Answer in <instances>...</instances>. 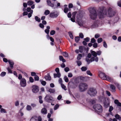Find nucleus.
<instances>
[{"label":"nucleus","mask_w":121,"mask_h":121,"mask_svg":"<svg viewBox=\"0 0 121 121\" xmlns=\"http://www.w3.org/2000/svg\"><path fill=\"white\" fill-rule=\"evenodd\" d=\"M47 29L45 30V33L48 34L49 32V29H50V27L49 26H47L46 27Z\"/></svg>","instance_id":"obj_16"},{"label":"nucleus","mask_w":121,"mask_h":121,"mask_svg":"<svg viewBox=\"0 0 121 121\" xmlns=\"http://www.w3.org/2000/svg\"><path fill=\"white\" fill-rule=\"evenodd\" d=\"M97 43H94L93 45V47L95 48H96L97 47Z\"/></svg>","instance_id":"obj_56"},{"label":"nucleus","mask_w":121,"mask_h":121,"mask_svg":"<svg viewBox=\"0 0 121 121\" xmlns=\"http://www.w3.org/2000/svg\"><path fill=\"white\" fill-rule=\"evenodd\" d=\"M103 39L102 38H99L97 39V42L98 43H100L102 41Z\"/></svg>","instance_id":"obj_35"},{"label":"nucleus","mask_w":121,"mask_h":121,"mask_svg":"<svg viewBox=\"0 0 121 121\" xmlns=\"http://www.w3.org/2000/svg\"><path fill=\"white\" fill-rule=\"evenodd\" d=\"M75 40L76 43H78V41L80 40V37L78 36H77L75 38Z\"/></svg>","instance_id":"obj_30"},{"label":"nucleus","mask_w":121,"mask_h":121,"mask_svg":"<svg viewBox=\"0 0 121 121\" xmlns=\"http://www.w3.org/2000/svg\"><path fill=\"white\" fill-rule=\"evenodd\" d=\"M40 81L41 82L42 85L44 86H45L46 84V82L44 81H43L42 80H40Z\"/></svg>","instance_id":"obj_33"},{"label":"nucleus","mask_w":121,"mask_h":121,"mask_svg":"<svg viewBox=\"0 0 121 121\" xmlns=\"http://www.w3.org/2000/svg\"><path fill=\"white\" fill-rule=\"evenodd\" d=\"M91 53L92 56L94 57H96L97 56L96 53L95 51H92L91 52Z\"/></svg>","instance_id":"obj_23"},{"label":"nucleus","mask_w":121,"mask_h":121,"mask_svg":"<svg viewBox=\"0 0 121 121\" xmlns=\"http://www.w3.org/2000/svg\"><path fill=\"white\" fill-rule=\"evenodd\" d=\"M63 55L65 57H68V54L66 52H63Z\"/></svg>","instance_id":"obj_29"},{"label":"nucleus","mask_w":121,"mask_h":121,"mask_svg":"<svg viewBox=\"0 0 121 121\" xmlns=\"http://www.w3.org/2000/svg\"><path fill=\"white\" fill-rule=\"evenodd\" d=\"M44 100L45 101L48 103H52L55 101L54 99L48 94L45 97Z\"/></svg>","instance_id":"obj_5"},{"label":"nucleus","mask_w":121,"mask_h":121,"mask_svg":"<svg viewBox=\"0 0 121 121\" xmlns=\"http://www.w3.org/2000/svg\"><path fill=\"white\" fill-rule=\"evenodd\" d=\"M106 79L105 80H107L109 81L110 82H112L113 81V79L112 78L108 76H106Z\"/></svg>","instance_id":"obj_18"},{"label":"nucleus","mask_w":121,"mask_h":121,"mask_svg":"<svg viewBox=\"0 0 121 121\" xmlns=\"http://www.w3.org/2000/svg\"><path fill=\"white\" fill-rule=\"evenodd\" d=\"M96 53L97 55H100L101 53L102 52L100 51H97Z\"/></svg>","instance_id":"obj_53"},{"label":"nucleus","mask_w":121,"mask_h":121,"mask_svg":"<svg viewBox=\"0 0 121 121\" xmlns=\"http://www.w3.org/2000/svg\"><path fill=\"white\" fill-rule=\"evenodd\" d=\"M84 40L87 42H89L90 40V38L88 37H87L85 38L84 39Z\"/></svg>","instance_id":"obj_48"},{"label":"nucleus","mask_w":121,"mask_h":121,"mask_svg":"<svg viewBox=\"0 0 121 121\" xmlns=\"http://www.w3.org/2000/svg\"><path fill=\"white\" fill-rule=\"evenodd\" d=\"M79 88L81 91H84L87 88L88 85L86 83H81L79 85Z\"/></svg>","instance_id":"obj_4"},{"label":"nucleus","mask_w":121,"mask_h":121,"mask_svg":"<svg viewBox=\"0 0 121 121\" xmlns=\"http://www.w3.org/2000/svg\"><path fill=\"white\" fill-rule=\"evenodd\" d=\"M68 76L69 77L71 78L73 77V75L72 73H69L68 74Z\"/></svg>","instance_id":"obj_61"},{"label":"nucleus","mask_w":121,"mask_h":121,"mask_svg":"<svg viewBox=\"0 0 121 121\" xmlns=\"http://www.w3.org/2000/svg\"><path fill=\"white\" fill-rule=\"evenodd\" d=\"M99 77L102 79L103 80H105L106 79V75L105 73L101 72H99Z\"/></svg>","instance_id":"obj_8"},{"label":"nucleus","mask_w":121,"mask_h":121,"mask_svg":"<svg viewBox=\"0 0 121 121\" xmlns=\"http://www.w3.org/2000/svg\"><path fill=\"white\" fill-rule=\"evenodd\" d=\"M61 86L62 89H64L65 90H66V87L65 85L63 84V83L60 84Z\"/></svg>","instance_id":"obj_36"},{"label":"nucleus","mask_w":121,"mask_h":121,"mask_svg":"<svg viewBox=\"0 0 121 121\" xmlns=\"http://www.w3.org/2000/svg\"><path fill=\"white\" fill-rule=\"evenodd\" d=\"M59 13L57 11L51 12L49 14L50 17L52 18H56L59 15Z\"/></svg>","instance_id":"obj_6"},{"label":"nucleus","mask_w":121,"mask_h":121,"mask_svg":"<svg viewBox=\"0 0 121 121\" xmlns=\"http://www.w3.org/2000/svg\"><path fill=\"white\" fill-rule=\"evenodd\" d=\"M6 73V72H3L1 73L0 74V75L1 77H3L5 75Z\"/></svg>","instance_id":"obj_38"},{"label":"nucleus","mask_w":121,"mask_h":121,"mask_svg":"<svg viewBox=\"0 0 121 121\" xmlns=\"http://www.w3.org/2000/svg\"><path fill=\"white\" fill-rule=\"evenodd\" d=\"M114 84L117 87V88L119 90H121V85L119 83L117 82H115L114 83Z\"/></svg>","instance_id":"obj_22"},{"label":"nucleus","mask_w":121,"mask_h":121,"mask_svg":"<svg viewBox=\"0 0 121 121\" xmlns=\"http://www.w3.org/2000/svg\"><path fill=\"white\" fill-rule=\"evenodd\" d=\"M41 112L42 114L44 115L46 114L47 113V110L45 108H43L42 109Z\"/></svg>","instance_id":"obj_13"},{"label":"nucleus","mask_w":121,"mask_h":121,"mask_svg":"<svg viewBox=\"0 0 121 121\" xmlns=\"http://www.w3.org/2000/svg\"><path fill=\"white\" fill-rule=\"evenodd\" d=\"M113 108L112 106H110L109 108V112H110V113H112L111 112L113 109Z\"/></svg>","instance_id":"obj_41"},{"label":"nucleus","mask_w":121,"mask_h":121,"mask_svg":"<svg viewBox=\"0 0 121 121\" xmlns=\"http://www.w3.org/2000/svg\"><path fill=\"white\" fill-rule=\"evenodd\" d=\"M103 12L104 11L102 10L99 12L98 13V15L100 18H101L104 17V14Z\"/></svg>","instance_id":"obj_11"},{"label":"nucleus","mask_w":121,"mask_h":121,"mask_svg":"<svg viewBox=\"0 0 121 121\" xmlns=\"http://www.w3.org/2000/svg\"><path fill=\"white\" fill-rule=\"evenodd\" d=\"M93 108L97 113L102 112L103 111L102 106L99 104H96L93 106Z\"/></svg>","instance_id":"obj_3"},{"label":"nucleus","mask_w":121,"mask_h":121,"mask_svg":"<svg viewBox=\"0 0 121 121\" xmlns=\"http://www.w3.org/2000/svg\"><path fill=\"white\" fill-rule=\"evenodd\" d=\"M110 87L112 90V91H115V87L113 85H110Z\"/></svg>","instance_id":"obj_21"},{"label":"nucleus","mask_w":121,"mask_h":121,"mask_svg":"<svg viewBox=\"0 0 121 121\" xmlns=\"http://www.w3.org/2000/svg\"><path fill=\"white\" fill-rule=\"evenodd\" d=\"M72 16V15L71 12H69L67 14V16L69 18H71Z\"/></svg>","instance_id":"obj_63"},{"label":"nucleus","mask_w":121,"mask_h":121,"mask_svg":"<svg viewBox=\"0 0 121 121\" xmlns=\"http://www.w3.org/2000/svg\"><path fill=\"white\" fill-rule=\"evenodd\" d=\"M50 11L48 10H46L44 12V14L46 15H47L49 14H50Z\"/></svg>","instance_id":"obj_27"},{"label":"nucleus","mask_w":121,"mask_h":121,"mask_svg":"<svg viewBox=\"0 0 121 121\" xmlns=\"http://www.w3.org/2000/svg\"><path fill=\"white\" fill-rule=\"evenodd\" d=\"M39 26L41 28L43 29L44 26V25L42 23H40L39 24Z\"/></svg>","instance_id":"obj_49"},{"label":"nucleus","mask_w":121,"mask_h":121,"mask_svg":"<svg viewBox=\"0 0 121 121\" xmlns=\"http://www.w3.org/2000/svg\"><path fill=\"white\" fill-rule=\"evenodd\" d=\"M64 79L65 80V82H68L69 81V80L66 76H65L64 78Z\"/></svg>","instance_id":"obj_31"},{"label":"nucleus","mask_w":121,"mask_h":121,"mask_svg":"<svg viewBox=\"0 0 121 121\" xmlns=\"http://www.w3.org/2000/svg\"><path fill=\"white\" fill-rule=\"evenodd\" d=\"M87 93L91 96H94L96 95L97 91L95 88L91 87L88 89Z\"/></svg>","instance_id":"obj_2"},{"label":"nucleus","mask_w":121,"mask_h":121,"mask_svg":"<svg viewBox=\"0 0 121 121\" xmlns=\"http://www.w3.org/2000/svg\"><path fill=\"white\" fill-rule=\"evenodd\" d=\"M64 70L66 72H67L69 70V68L68 67H66L64 69Z\"/></svg>","instance_id":"obj_52"},{"label":"nucleus","mask_w":121,"mask_h":121,"mask_svg":"<svg viewBox=\"0 0 121 121\" xmlns=\"http://www.w3.org/2000/svg\"><path fill=\"white\" fill-rule=\"evenodd\" d=\"M22 76L21 74H19L18 75V79L19 80H21L22 78Z\"/></svg>","instance_id":"obj_58"},{"label":"nucleus","mask_w":121,"mask_h":121,"mask_svg":"<svg viewBox=\"0 0 121 121\" xmlns=\"http://www.w3.org/2000/svg\"><path fill=\"white\" fill-rule=\"evenodd\" d=\"M33 2L31 0L28 1L27 3L28 5H31L33 4Z\"/></svg>","instance_id":"obj_24"},{"label":"nucleus","mask_w":121,"mask_h":121,"mask_svg":"<svg viewBox=\"0 0 121 121\" xmlns=\"http://www.w3.org/2000/svg\"><path fill=\"white\" fill-rule=\"evenodd\" d=\"M84 49V47L82 46H80L79 47V52L82 53L83 52V50Z\"/></svg>","instance_id":"obj_19"},{"label":"nucleus","mask_w":121,"mask_h":121,"mask_svg":"<svg viewBox=\"0 0 121 121\" xmlns=\"http://www.w3.org/2000/svg\"><path fill=\"white\" fill-rule=\"evenodd\" d=\"M56 32L54 30H52L50 32V34L51 35H54L55 33Z\"/></svg>","instance_id":"obj_39"},{"label":"nucleus","mask_w":121,"mask_h":121,"mask_svg":"<svg viewBox=\"0 0 121 121\" xmlns=\"http://www.w3.org/2000/svg\"><path fill=\"white\" fill-rule=\"evenodd\" d=\"M96 40L94 38H92L91 39V42L92 43H95Z\"/></svg>","instance_id":"obj_50"},{"label":"nucleus","mask_w":121,"mask_h":121,"mask_svg":"<svg viewBox=\"0 0 121 121\" xmlns=\"http://www.w3.org/2000/svg\"><path fill=\"white\" fill-rule=\"evenodd\" d=\"M47 2L48 5L49 6L53 7H54V4L52 3L50 0H47Z\"/></svg>","instance_id":"obj_12"},{"label":"nucleus","mask_w":121,"mask_h":121,"mask_svg":"<svg viewBox=\"0 0 121 121\" xmlns=\"http://www.w3.org/2000/svg\"><path fill=\"white\" fill-rule=\"evenodd\" d=\"M86 73L88 75H89L91 76L92 75V73L90 71L87 70L86 71Z\"/></svg>","instance_id":"obj_43"},{"label":"nucleus","mask_w":121,"mask_h":121,"mask_svg":"<svg viewBox=\"0 0 121 121\" xmlns=\"http://www.w3.org/2000/svg\"><path fill=\"white\" fill-rule=\"evenodd\" d=\"M118 5L120 7H121V1H119L117 2Z\"/></svg>","instance_id":"obj_64"},{"label":"nucleus","mask_w":121,"mask_h":121,"mask_svg":"<svg viewBox=\"0 0 121 121\" xmlns=\"http://www.w3.org/2000/svg\"><path fill=\"white\" fill-rule=\"evenodd\" d=\"M45 78L46 80L48 81H50L51 79L50 76L48 74L47 75L45 76Z\"/></svg>","instance_id":"obj_17"},{"label":"nucleus","mask_w":121,"mask_h":121,"mask_svg":"<svg viewBox=\"0 0 121 121\" xmlns=\"http://www.w3.org/2000/svg\"><path fill=\"white\" fill-rule=\"evenodd\" d=\"M79 36L82 39L83 38L84 35L82 33H80L79 34Z\"/></svg>","instance_id":"obj_59"},{"label":"nucleus","mask_w":121,"mask_h":121,"mask_svg":"<svg viewBox=\"0 0 121 121\" xmlns=\"http://www.w3.org/2000/svg\"><path fill=\"white\" fill-rule=\"evenodd\" d=\"M20 84L21 86L22 87H25L26 86V81L25 79L23 78L20 80Z\"/></svg>","instance_id":"obj_7"},{"label":"nucleus","mask_w":121,"mask_h":121,"mask_svg":"<svg viewBox=\"0 0 121 121\" xmlns=\"http://www.w3.org/2000/svg\"><path fill=\"white\" fill-rule=\"evenodd\" d=\"M86 60L88 64H89L90 62V60L89 59V58L86 57Z\"/></svg>","instance_id":"obj_46"},{"label":"nucleus","mask_w":121,"mask_h":121,"mask_svg":"<svg viewBox=\"0 0 121 121\" xmlns=\"http://www.w3.org/2000/svg\"><path fill=\"white\" fill-rule=\"evenodd\" d=\"M8 62L10 65V67L11 68V69H13V67L14 62L12 61L9 60H8Z\"/></svg>","instance_id":"obj_15"},{"label":"nucleus","mask_w":121,"mask_h":121,"mask_svg":"<svg viewBox=\"0 0 121 121\" xmlns=\"http://www.w3.org/2000/svg\"><path fill=\"white\" fill-rule=\"evenodd\" d=\"M59 107V105L57 104H56V105L54 106V109L55 110H56Z\"/></svg>","instance_id":"obj_45"},{"label":"nucleus","mask_w":121,"mask_h":121,"mask_svg":"<svg viewBox=\"0 0 121 121\" xmlns=\"http://www.w3.org/2000/svg\"><path fill=\"white\" fill-rule=\"evenodd\" d=\"M69 10V9L67 8H65L64 9V12L65 13H66Z\"/></svg>","instance_id":"obj_44"},{"label":"nucleus","mask_w":121,"mask_h":121,"mask_svg":"<svg viewBox=\"0 0 121 121\" xmlns=\"http://www.w3.org/2000/svg\"><path fill=\"white\" fill-rule=\"evenodd\" d=\"M77 13V12H73L72 13V17L75 18V15Z\"/></svg>","instance_id":"obj_57"},{"label":"nucleus","mask_w":121,"mask_h":121,"mask_svg":"<svg viewBox=\"0 0 121 121\" xmlns=\"http://www.w3.org/2000/svg\"><path fill=\"white\" fill-rule=\"evenodd\" d=\"M29 80L30 82H33L34 81V80L33 78L31 77H30L29 78Z\"/></svg>","instance_id":"obj_51"},{"label":"nucleus","mask_w":121,"mask_h":121,"mask_svg":"<svg viewBox=\"0 0 121 121\" xmlns=\"http://www.w3.org/2000/svg\"><path fill=\"white\" fill-rule=\"evenodd\" d=\"M0 111L1 113L4 112V113H6V112L5 110L3 108L1 109Z\"/></svg>","instance_id":"obj_47"},{"label":"nucleus","mask_w":121,"mask_h":121,"mask_svg":"<svg viewBox=\"0 0 121 121\" xmlns=\"http://www.w3.org/2000/svg\"><path fill=\"white\" fill-rule=\"evenodd\" d=\"M108 14L110 17H112L115 15V13L112 11L111 9L109 8L108 11Z\"/></svg>","instance_id":"obj_10"},{"label":"nucleus","mask_w":121,"mask_h":121,"mask_svg":"<svg viewBox=\"0 0 121 121\" xmlns=\"http://www.w3.org/2000/svg\"><path fill=\"white\" fill-rule=\"evenodd\" d=\"M115 117L118 120L119 117H120V116L118 114L116 115L115 116Z\"/></svg>","instance_id":"obj_55"},{"label":"nucleus","mask_w":121,"mask_h":121,"mask_svg":"<svg viewBox=\"0 0 121 121\" xmlns=\"http://www.w3.org/2000/svg\"><path fill=\"white\" fill-rule=\"evenodd\" d=\"M78 65V66H80L82 64L81 62L80 61H77V62Z\"/></svg>","instance_id":"obj_62"},{"label":"nucleus","mask_w":121,"mask_h":121,"mask_svg":"<svg viewBox=\"0 0 121 121\" xmlns=\"http://www.w3.org/2000/svg\"><path fill=\"white\" fill-rule=\"evenodd\" d=\"M89 11L90 13L89 15L90 17L92 20H95L97 16V12L95 9L91 8L90 9Z\"/></svg>","instance_id":"obj_1"},{"label":"nucleus","mask_w":121,"mask_h":121,"mask_svg":"<svg viewBox=\"0 0 121 121\" xmlns=\"http://www.w3.org/2000/svg\"><path fill=\"white\" fill-rule=\"evenodd\" d=\"M100 36V35L98 34H97L95 35V38L97 39L99 38Z\"/></svg>","instance_id":"obj_54"},{"label":"nucleus","mask_w":121,"mask_h":121,"mask_svg":"<svg viewBox=\"0 0 121 121\" xmlns=\"http://www.w3.org/2000/svg\"><path fill=\"white\" fill-rule=\"evenodd\" d=\"M59 83L60 84L62 83V80L61 78H59Z\"/></svg>","instance_id":"obj_60"},{"label":"nucleus","mask_w":121,"mask_h":121,"mask_svg":"<svg viewBox=\"0 0 121 121\" xmlns=\"http://www.w3.org/2000/svg\"><path fill=\"white\" fill-rule=\"evenodd\" d=\"M48 91L51 93H54L55 91L54 89L51 88L49 89Z\"/></svg>","instance_id":"obj_20"},{"label":"nucleus","mask_w":121,"mask_h":121,"mask_svg":"<svg viewBox=\"0 0 121 121\" xmlns=\"http://www.w3.org/2000/svg\"><path fill=\"white\" fill-rule=\"evenodd\" d=\"M34 79L35 81H38L39 79V77L37 75H35L34 77Z\"/></svg>","instance_id":"obj_40"},{"label":"nucleus","mask_w":121,"mask_h":121,"mask_svg":"<svg viewBox=\"0 0 121 121\" xmlns=\"http://www.w3.org/2000/svg\"><path fill=\"white\" fill-rule=\"evenodd\" d=\"M7 70L8 73H13L12 71L11 70L9 67H8L7 68Z\"/></svg>","instance_id":"obj_42"},{"label":"nucleus","mask_w":121,"mask_h":121,"mask_svg":"<svg viewBox=\"0 0 121 121\" xmlns=\"http://www.w3.org/2000/svg\"><path fill=\"white\" fill-rule=\"evenodd\" d=\"M82 57V54H78L77 57V59L78 60H79L81 59Z\"/></svg>","instance_id":"obj_26"},{"label":"nucleus","mask_w":121,"mask_h":121,"mask_svg":"<svg viewBox=\"0 0 121 121\" xmlns=\"http://www.w3.org/2000/svg\"><path fill=\"white\" fill-rule=\"evenodd\" d=\"M104 105L106 108H107L109 105V104L108 103L104 102Z\"/></svg>","instance_id":"obj_32"},{"label":"nucleus","mask_w":121,"mask_h":121,"mask_svg":"<svg viewBox=\"0 0 121 121\" xmlns=\"http://www.w3.org/2000/svg\"><path fill=\"white\" fill-rule=\"evenodd\" d=\"M81 69L82 71H85L87 70V68L86 67L83 66L81 68Z\"/></svg>","instance_id":"obj_37"},{"label":"nucleus","mask_w":121,"mask_h":121,"mask_svg":"<svg viewBox=\"0 0 121 121\" xmlns=\"http://www.w3.org/2000/svg\"><path fill=\"white\" fill-rule=\"evenodd\" d=\"M32 92L34 93H36L39 91V89L38 87L36 85H33L32 86Z\"/></svg>","instance_id":"obj_9"},{"label":"nucleus","mask_w":121,"mask_h":121,"mask_svg":"<svg viewBox=\"0 0 121 121\" xmlns=\"http://www.w3.org/2000/svg\"><path fill=\"white\" fill-rule=\"evenodd\" d=\"M68 33L70 38L72 39H73V35L72 33L70 32H69Z\"/></svg>","instance_id":"obj_34"},{"label":"nucleus","mask_w":121,"mask_h":121,"mask_svg":"<svg viewBox=\"0 0 121 121\" xmlns=\"http://www.w3.org/2000/svg\"><path fill=\"white\" fill-rule=\"evenodd\" d=\"M86 101L92 104H93L95 102V101L94 99H86Z\"/></svg>","instance_id":"obj_14"},{"label":"nucleus","mask_w":121,"mask_h":121,"mask_svg":"<svg viewBox=\"0 0 121 121\" xmlns=\"http://www.w3.org/2000/svg\"><path fill=\"white\" fill-rule=\"evenodd\" d=\"M35 20L39 22H40L41 21L40 19L37 16H35Z\"/></svg>","instance_id":"obj_25"},{"label":"nucleus","mask_w":121,"mask_h":121,"mask_svg":"<svg viewBox=\"0 0 121 121\" xmlns=\"http://www.w3.org/2000/svg\"><path fill=\"white\" fill-rule=\"evenodd\" d=\"M26 108V109L28 111H30L32 110V108L31 106L28 105H27Z\"/></svg>","instance_id":"obj_28"}]
</instances>
